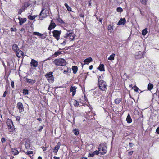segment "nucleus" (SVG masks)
<instances>
[{"label":"nucleus","instance_id":"nucleus-1","mask_svg":"<svg viewBox=\"0 0 159 159\" xmlns=\"http://www.w3.org/2000/svg\"><path fill=\"white\" fill-rule=\"evenodd\" d=\"M53 63L57 66H63L66 65V62L64 59L60 58L54 60L53 61Z\"/></svg>","mask_w":159,"mask_h":159},{"label":"nucleus","instance_id":"nucleus-2","mask_svg":"<svg viewBox=\"0 0 159 159\" xmlns=\"http://www.w3.org/2000/svg\"><path fill=\"white\" fill-rule=\"evenodd\" d=\"M98 83L99 89L102 91H105L107 89V83L103 80L102 81H98Z\"/></svg>","mask_w":159,"mask_h":159},{"label":"nucleus","instance_id":"nucleus-3","mask_svg":"<svg viewBox=\"0 0 159 159\" xmlns=\"http://www.w3.org/2000/svg\"><path fill=\"white\" fill-rule=\"evenodd\" d=\"M52 74V72H50L45 75V77L49 82L52 83L54 81V78Z\"/></svg>","mask_w":159,"mask_h":159},{"label":"nucleus","instance_id":"nucleus-4","mask_svg":"<svg viewBox=\"0 0 159 159\" xmlns=\"http://www.w3.org/2000/svg\"><path fill=\"white\" fill-rule=\"evenodd\" d=\"M7 124L8 126V129L11 130L10 132L12 131L13 129H15L12 121L11 119L8 118L7 120Z\"/></svg>","mask_w":159,"mask_h":159},{"label":"nucleus","instance_id":"nucleus-5","mask_svg":"<svg viewBox=\"0 0 159 159\" xmlns=\"http://www.w3.org/2000/svg\"><path fill=\"white\" fill-rule=\"evenodd\" d=\"M61 33V30H54L52 32L53 36L58 41L60 39V35Z\"/></svg>","mask_w":159,"mask_h":159},{"label":"nucleus","instance_id":"nucleus-6","mask_svg":"<svg viewBox=\"0 0 159 159\" xmlns=\"http://www.w3.org/2000/svg\"><path fill=\"white\" fill-rule=\"evenodd\" d=\"M100 146H102L101 152H99V153L101 155H104L107 152V147L104 143H102L100 144Z\"/></svg>","mask_w":159,"mask_h":159},{"label":"nucleus","instance_id":"nucleus-7","mask_svg":"<svg viewBox=\"0 0 159 159\" xmlns=\"http://www.w3.org/2000/svg\"><path fill=\"white\" fill-rule=\"evenodd\" d=\"M16 107L17 108L19 109V112L21 113L24 111V107L22 103L21 102H18L17 104Z\"/></svg>","mask_w":159,"mask_h":159},{"label":"nucleus","instance_id":"nucleus-8","mask_svg":"<svg viewBox=\"0 0 159 159\" xmlns=\"http://www.w3.org/2000/svg\"><path fill=\"white\" fill-rule=\"evenodd\" d=\"M46 11H48V10L47 9L45 10L43 8L39 15V19L40 18H44L47 17V15L46 13Z\"/></svg>","mask_w":159,"mask_h":159},{"label":"nucleus","instance_id":"nucleus-9","mask_svg":"<svg viewBox=\"0 0 159 159\" xmlns=\"http://www.w3.org/2000/svg\"><path fill=\"white\" fill-rule=\"evenodd\" d=\"M143 52L141 51H139L138 53L136 54L135 56V57L136 59H140L143 57Z\"/></svg>","mask_w":159,"mask_h":159},{"label":"nucleus","instance_id":"nucleus-10","mask_svg":"<svg viewBox=\"0 0 159 159\" xmlns=\"http://www.w3.org/2000/svg\"><path fill=\"white\" fill-rule=\"evenodd\" d=\"M61 143L60 142H58L57 145L53 149V152L55 154V155H57V152L60 148V147L61 145Z\"/></svg>","mask_w":159,"mask_h":159},{"label":"nucleus","instance_id":"nucleus-11","mask_svg":"<svg viewBox=\"0 0 159 159\" xmlns=\"http://www.w3.org/2000/svg\"><path fill=\"white\" fill-rule=\"evenodd\" d=\"M38 64V61L32 59L30 62V65L32 66L33 67L36 68L37 67Z\"/></svg>","mask_w":159,"mask_h":159},{"label":"nucleus","instance_id":"nucleus-12","mask_svg":"<svg viewBox=\"0 0 159 159\" xmlns=\"http://www.w3.org/2000/svg\"><path fill=\"white\" fill-rule=\"evenodd\" d=\"M25 82H27L30 85L33 84L36 81L35 80L30 79L27 78L25 80Z\"/></svg>","mask_w":159,"mask_h":159},{"label":"nucleus","instance_id":"nucleus-13","mask_svg":"<svg viewBox=\"0 0 159 159\" xmlns=\"http://www.w3.org/2000/svg\"><path fill=\"white\" fill-rule=\"evenodd\" d=\"M56 26V24L53 22V20H52L51 21L50 24L48 27V30H51L52 29H54Z\"/></svg>","mask_w":159,"mask_h":159},{"label":"nucleus","instance_id":"nucleus-14","mask_svg":"<svg viewBox=\"0 0 159 159\" xmlns=\"http://www.w3.org/2000/svg\"><path fill=\"white\" fill-rule=\"evenodd\" d=\"M16 53L17 56L19 58L23 56L24 53L21 50L19 49L16 52Z\"/></svg>","mask_w":159,"mask_h":159},{"label":"nucleus","instance_id":"nucleus-15","mask_svg":"<svg viewBox=\"0 0 159 159\" xmlns=\"http://www.w3.org/2000/svg\"><path fill=\"white\" fill-rule=\"evenodd\" d=\"M126 22V20L124 18H121L120 19L119 21H118L117 25H124Z\"/></svg>","mask_w":159,"mask_h":159},{"label":"nucleus","instance_id":"nucleus-16","mask_svg":"<svg viewBox=\"0 0 159 159\" xmlns=\"http://www.w3.org/2000/svg\"><path fill=\"white\" fill-rule=\"evenodd\" d=\"M18 19L19 20V24L20 25H22L26 21V18H22L20 17H18Z\"/></svg>","mask_w":159,"mask_h":159},{"label":"nucleus","instance_id":"nucleus-17","mask_svg":"<svg viewBox=\"0 0 159 159\" xmlns=\"http://www.w3.org/2000/svg\"><path fill=\"white\" fill-rule=\"evenodd\" d=\"M31 4L29 2H26L24 3V5L22 6V7L21 8H24V11Z\"/></svg>","mask_w":159,"mask_h":159},{"label":"nucleus","instance_id":"nucleus-18","mask_svg":"<svg viewBox=\"0 0 159 159\" xmlns=\"http://www.w3.org/2000/svg\"><path fill=\"white\" fill-rule=\"evenodd\" d=\"M92 60H93L91 57H90L88 58H86L84 61V64H88L90 62H91L92 61Z\"/></svg>","mask_w":159,"mask_h":159},{"label":"nucleus","instance_id":"nucleus-19","mask_svg":"<svg viewBox=\"0 0 159 159\" xmlns=\"http://www.w3.org/2000/svg\"><path fill=\"white\" fill-rule=\"evenodd\" d=\"M97 69H98L101 71H104L105 69L104 65L100 64L99 66L97 68Z\"/></svg>","mask_w":159,"mask_h":159},{"label":"nucleus","instance_id":"nucleus-20","mask_svg":"<svg viewBox=\"0 0 159 159\" xmlns=\"http://www.w3.org/2000/svg\"><path fill=\"white\" fill-rule=\"evenodd\" d=\"M33 35H36L37 36H39V37H42L43 35V34H42L40 33L39 32H34L33 33ZM45 38V37H41L42 39H44Z\"/></svg>","mask_w":159,"mask_h":159},{"label":"nucleus","instance_id":"nucleus-21","mask_svg":"<svg viewBox=\"0 0 159 159\" xmlns=\"http://www.w3.org/2000/svg\"><path fill=\"white\" fill-rule=\"evenodd\" d=\"M114 26L113 23L109 25L108 26V30L109 32H111L113 30V27Z\"/></svg>","mask_w":159,"mask_h":159},{"label":"nucleus","instance_id":"nucleus-22","mask_svg":"<svg viewBox=\"0 0 159 159\" xmlns=\"http://www.w3.org/2000/svg\"><path fill=\"white\" fill-rule=\"evenodd\" d=\"M126 120L127 121V122L128 123H131L132 121V119L131 118L129 114H128L127 115Z\"/></svg>","mask_w":159,"mask_h":159},{"label":"nucleus","instance_id":"nucleus-23","mask_svg":"<svg viewBox=\"0 0 159 159\" xmlns=\"http://www.w3.org/2000/svg\"><path fill=\"white\" fill-rule=\"evenodd\" d=\"M12 49L15 52L19 49L18 45L15 44H13L12 46Z\"/></svg>","mask_w":159,"mask_h":159},{"label":"nucleus","instance_id":"nucleus-24","mask_svg":"<svg viewBox=\"0 0 159 159\" xmlns=\"http://www.w3.org/2000/svg\"><path fill=\"white\" fill-rule=\"evenodd\" d=\"M72 70L73 71V73L74 74H75L78 70V67L77 66H72Z\"/></svg>","mask_w":159,"mask_h":159},{"label":"nucleus","instance_id":"nucleus-25","mask_svg":"<svg viewBox=\"0 0 159 159\" xmlns=\"http://www.w3.org/2000/svg\"><path fill=\"white\" fill-rule=\"evenodd\" d=\"M61 54V51H57L52 56L53 57H55Z\"/></svg>","mask_w":159,"mask_h":159},{"label":"nucleus","instance_id":"nucleus-26","mask_svg":"<svg viewBox=\"0 0 159 159\" xmlns=\"http://www.w3.org/2000/svg\"><path fill=\"white\" fill-rule=\"evenodd\" d=\"M37 15H34V16H31V15H29L28 16V18L30 20H33L35 19V18L37 17Z\"/></svg>","mask_w":159,"mask_h":159},{"label":"nucleus","instance_id":"nucleus-27","mask_svg":"<svg viewBox=\"0 0 159 159\" xmlns=\"http://www.w3.org/2000/svg\"><path fill=\"white\" fill-rule=\"evenodd\" d=\"M67 31L69 32V33H67L65 34V35L64 36V37L65 38H67L70 36V34H72L71 32L72 31L71 30H67Z\"/></svg>","mask_w":159,"mask_h":159},{"label":"nucleus","instance_id":"nucleus-28","mask_svg":"<svg viewBox=\"0 0 159 159\" xmlns=\"http://www.w3.org/2000/svg\"><path fill=\"white\" fill-rule=\"evenodd\" d=\"M153 87V85L152 84H151L150 83H149L148 85V89L149 90H151Z\"/></svg>","mask_w":159,"mask_h":159},{"label":"nucleus","instance_id":"nucleus-29","mask_svg":"<svg viewBox=\"0 0 159 159\" xmlns=\"http://www.w3.org/2000/svg\"><path fill=\"white\" fill-rule=\"evenodd\" d=\"M115 54L114 53H113L111 55L110 57L108 58V59L109 60H113L114 59V57Z\"/></svg>","mask_w":159,"mask_h":159},{"label":"nucleus","instance_id":"nucleus-30","mask_svg":"<svg viewBox=\"0 0 159 159\" xmlns=\"http://www.w3.org/2000/svg\"><path fill=\"white\" fill-rule=\"evenodd\" d=\"M121 101V99L120 98H116L115 100V103L116 104H118Z\"/></svg>","mask_w":159,"mask_h":159},{"label":"nucleus","instance_id":"nucleus-31","mask_svg":"<svg viewBox=\"0 0 159 159\" xmlns=\"http://www.w3.org/2000/svg\"><path fill=\"white\" fill-rule=\"evenodd\" d=\"M77 89V87L75 86H72L70 89V92L73 91H76V90Z\"/></svg>","mask_w":159,"mask_h":159},{"label":"nucleus","instance_id":"nucleus-32","mask_svg":"<svg viewBox=\"0 0 159 159\" xmlns=\"http://www.w3.org/2000/svg\"><path fill=\"white\" fill-rule=\"evenodd\" d=\"M71 34H70V38L71 39V40H73L74 39L75 35V34L72 32V31L71 32Z\"/></svg>","mask_w":159,"mask_h":159},{"label":"nucleus","instance_id":"nucleus-33","mask_svg":"<svg viewBox=\"0 0 159 159\" xmlns=\"http://www.w3.org/2000/svg\"><path fill=\"white\" fill-rule=\"evenodd\" d=\"M147 32V28H145V29L142 30V34L143 35H145L146 34Z\"/></svg>","mask_w":159,"mask_h":159},{"label":"nucleus","instance_id":"nucleus-34","mask_svg":"<svg viewBox=\"0 0 159 159\" xmlns=\"http://www.w3.org/2000/svg\"><path fill=\"white\" fill-rule=\"evenodd\" d=\"M73 105L75 107H78L79 106V104L78 102L76 100H74Z\"/></svg>","mask_w":159,"mask_h":159},{"label":"nucleus","instance_id":"nucleus-35","mask_svg":"<svg viewBox=\"0 0 159 159\" xmlns=\"http://www.w3.org/2000/svg\"><path fill=\"white\" fill-rule=\"evenodd\" d=\"M65 6L66 7L67 10L69 11H71L72 10L71 8L70 7L67 3H65L64 4Z\"/></svg>","mask_w":159,"mask_h":159},{"label":"nucleus","instance_id":"nucleus-36","mask_svg":"<svg viewBox=\"0 0 159 159\" xmlns=\"http://www.w3.org/2000/svg\"><path fill=\"white\" fill-rule=\"evenodd\" d=\"M74 134L76 135H78L79 133L78 129H74Z\"/></svg>","mask_w":159,"mask_h":159},{"label":"nucleus","instance_id":"nucleus-37","mask_svg":"<svg viewBox=\"0 0 159 159\" xmlns=\"http://www.w3.org/2000/svg\"><path fill=\"white\" fill-rule=\"evenodd\" d=\"M57 21H58V22H59L60 23H61V24H64V22L63 20L61 18H60V17H59L58 19H57Z\"/></svg>","mask_w":159,"mask_h":159},{"label":"nucleus","instance_id":"nucleus-38","mask_svg":"<svg viewBox=\"0 0 159 159\" xmlns=\"http://www.w3.org/2000/svg\"><path fill=\"white\" fill-rule=\"evenodd\" d=\"M23 93L24 95H28L29 93L28 90V89H23Z\"/></svg>","mask_w":159,"mask_h":159},{"label":"nucleus","instance_id":"nucleus-39","mask_svg":"<svg viewBox=\"0 0 159 159\" xmlns=\"http://www.w3.org/2000/svg\"><path fill=\"white\" fill-rule=\"evenodd\" d=\"M116 11L117 12L121 13L123 11V9L120 7H118L117 8Z\"/></svg>","mask_w":159,"mask_h":159},{"label":"nucleus","instance_id":"nucleus-40","mask_svg":"<svg viewBox=\"0 0 159 159\" xmlns=\"http://www.w3.org/2000/svg\"><path fill=\"white\" fill-rule=\"evenodd\" d=\"M132 89H134L135 92H138L139 89L136 86H134L132 87Z\"/></svg>","mask_w":159,"mask_h":159},{"label":"nucleus","instance_id":"nucleus-41","mask_svg":"<svg viewBox=\"0 0 159 159\" xmlns=\"http://www.w3.org/2000/svg\"><path fill=\"white\" fill-rule=\"evenodd\" d=\"M67 75H70V73L71 72V69L70 68H67Z\"/></svg>","mask_w":159,"mask_h":159},{"label":"nucleus","instance_id":"nucleus-42","mask_svg":"<svg viewBox=\"0 0 159 159\" xmlns=\"http://www.w3.org/2000/svg\"><path fill=\"white\" fill-rule=\"evenodd\" d=\"M12 152L14 153V155H17L19 153L18 151H17V150L16 149H14V150L12 151Z\"/></svg>","mask_w":159,"mask_h":159},{"label":"nucleus","instance_id":"nucleus-43","mask_svg":"<svg viewBox=\"0 0 159 159\" xmlns=\"http://www.w3.org/2000/svg\"><path fill=\"white\" fill-rule=\"evenodd\" d=\"M148 0H140V1L142 4L145 5L147 2Z\"/></svg>","mask_w":159,"mask_h":159},{"label":"nucleus","instance_id":"nucleus-44","mask_svg":"<svg viewBox=\"0 0 159 159\" xmlns=\"http://www.w3.org/2000/svg\"><path fill=\"white\" fill-rule=\"evenodd\" d=\"M24 11V8H21L18 11V14H20L21 13Z\"/></svg>","mask_w":159,"mask_h":159},{"label":"nucleus","instance_id":"nucleus-45","mask_svg":"<svg viewBox=\"0 0 159 159\" xmlns=\"http://www.w3.org/2000/svg\"><path fill=\"white\" fill-rule=\"evenodd\" d=\"M1 141L2 143H4L6 141V139L5 138L3 137L2 138Z\"/></svg>","mask_w":159,"mask_h":159},{"label":"nucleus","instance_id":"nucleus-46","mask_svg":"<svg viewBox=\"0 0 159 159\" xmlns=\"http://www.w3.org/2000/svg\"><path fill=\"white\" fill-rule=\"evenodd\" d=\"M99 151L96 150L93 153L94 154V155L95 154L96 155H98L99 153Z\"/></svg>","mask_w":159,"mask_h":159},{"label":"nucleus","instance_id":"nucleus-47","mask_svg":"<svg viewBox=\"0 0 159 159\" xmlns=\"http://www.w3.org/2000/svg\"><path fill=\"white\" fill-rule=\"evenodd\" d=\"M33 151H27V154L28 155H30V154H33Z\"/></svg>","mask_w":159,"mask_h":159},{"label":"nucleus","instance_id":"nucleus-48","mask_svg":"<svg viewBox=\"0 0 159 159\" xmlns=\"http://www.w3.org/2000/svg\"><path fill=\"white\" fill-rule=\"evenodd\" d=\"M17 30L16 28H11V31H17Z\"/></svg>","mask_w":159,"mask_h":159},{"label":"nucleus","instance_id":"nucleus-49","mask_svg":"<svg viewBox=\"0 0 159 159\" xmlns=\"http://www.w3.org/2000/svg\"><path fill=\"white\" fill-rule=\"evenodd\" d=\"M94 155L93 153H89L88 154V157H93Z\"/></svg>","mask_w":159,"mask_h":159},{"label":"nucleus","instance_id":"nucleus-50","mask_svg":"<svg viewBox=\"0 0 159 159\" xmlns=\"http://www.w3.org/2000/svg\"><path fill=\"white\" fill-rule=\"evenodd\" d=\"M133 151H129L128 152V155L129 156L132 155L133 153Z\"/></svg>","mask_w":159,"mask_h":159},{"label":"nucleus","instance_id":"nucleus-51","mask_svg":"<svg viewBox=\"0 0 159 159\" xmlns=\"http://www.w3.org/2000/svg\"><path fill=\"white\" fill-rule=\"evenodd\" d=\"M129 145L130 147L131 148L134 145V144L133 143L130 142L129 143Z\"/></svg>","mask_w":159,"mask_h":159},{"label":"nucleus","instance_id":"nucleus-52","mask_svg":"<svg viewBox=\"0 0 159 159\" xmlns=\"http://www.w3.org/2000/svg\"><path fill=\"white\" fill-rule=\"evenodd\" d=\"M20 119V117L19 116H16V120H17V121H19Z\"/></svg>","mask_w":159,"mask_h":159},{"label":"nucleus","instance_id":"nucleus-53","mask_svg":"<svg viewBox=\"0 0 159 159\" xmlns=\"http://www.w3.org/2000/svg\"><path fill=\"white\" fill-rule=\"evenodd\" d=\"M102 150V146H100V145L99 146V147L98 148V151H99V152H101Z\"/></svg>","mask_w":159,"mask_h":159},{"label":"nucleus","instance_id":"nucleus-54","mask_svg":"<svg viewBox=\"0 0 159 159\" xmlns=\"http://www.w3.org/2000/svg\"><path fill=\"white\" fill-rule=\"evenodd\" d=\"M14 81H12L11 83V86L12 88H14Z\"/></svg>","mask_w":159,"mask_h":159},{"label":"nucleus","instance_id":"nucleus-55","mask_svg":"<svg viewBox=\"0 0 159 159\" xmlns=\"http://www.w3.org/2000/svg\"><path fill=\"white\" fill-rule=\"evenodd\" d=\"M101 79V76H98V81H102L103 80H100Z\"/></svg>","mask_w":159,"mask_h":159},{"label":"nucleus","instance_id":"nucleus-56","mask_svg":"<svg viewBox=\"0 0 159 159\" xmlns=\"http://www.w3.org/2000/svg\"><path fill=\"white\" fill-rule=\"evenodd\" d=\"M29 147H30V145H29V144H28L26 145L25 147H26V149H29Z\"/></svg>","mask_w":159,"mask_h":159},{"label":"nucleus","instance_id":"nucleus-57","mask_svg":"<svg viewBox=\"0 0 159 159\" xmlns=\"http://www.w3.org/2000/svg\"><path fill=\"white\" fill-rule=\"evenodd\" d=\"M7 94V92L6 91H5L4 93H3V96L2 97H5V96H6V95Z\"/></svg>","mask_w":159,"mask_h":159},{"label":"nucleus","instance_id":"nucleus-58","mask_svg":"<svg viewBox=\"0 0 159 159\" xmlns=\"http://www.w3.org/2000/svg\"><path fill=\"white\" fill-rule=\"evenodd\" d=\"M156 132L157 133L159 134V127H158L156 130Z\"/></svg>","mask_w":159,"mask_h":159},{"label":"nucleus","instance_id":"nucleus-59","mask_svg":"<svg viewBox=\"0 0 159 159\" xmlns=\"http://www.w3.org/2000/svg\"><path fill=\"white\" fill-rule=\"evenodd\" d=\"M39 127L40 128L38 130L39 131H41L42 130L43 127L42 126H40Z\"/></svg>","mask_w":159,"mask_h":159},{"label":"nucleus","instance_id":"nucleus-60","mask_svg":"<svg viewBox=\"0 0 159 159\" xmlns=\"http://www.w3.org/2000/svg\"><path fill=\"white\" fill-rule=\"evenodd\" d=\"M42 148L43 149V151H46V149H47L46 148V147H44L43 146H42Z\"/></svg>","mask_w":159,"mask_h":159},{"label":"nucleus","instance_id":"nucleus-61","mask_svg":"<svg viewBox=\"0 0 159 159\" xmlns=\"http://www.w3.org/2000/svg\"><path fill=\"white\" fill-rule=\"evenodd\" d=\"M66 40L65 39L64 41L62 43H61V45H65L66 44Z\"/></svg>","mask_w":159,"mask_h":159},{"label":"nucleus","instance_id":"nucleus-62","mask_svg":"<svg viewBox=\"0 0 159 159\" xmlns=\"http://www.w3.org/2000/svg\"><path fill=\"white\" fill-rule=\"evenodd\" d=\"M80 17H81L82 18H84V14H83L82 13H81L80 14Z\"/></svg>","mask_w":159,"mask_h":159},{"label":"nucleus","instance_id":"nucleus-63","mask_svg":"<svg viewBox=\"0 0 159 159\" xmlns=\"http://www.w3.org/2000/svg\"><path fill=\"white\" fill-rule=\"evenodd\" d=\"M72 92V95L73 97L76 93V91H73Z\"/></svg>","mask_w":159,"mask_h":159},{"label":"nucleus","instance_id":"nucleus-64","mask_svg":"<svg viewBox=\"0 0 159 159\" xmlns=\"http://www.w3.org/2000/svg\"><path fill=\"white\" fill-rule=\"evenodd\" d=\"M53 158H54V159H59V158H59V157H56V156H54V157H53Z\"/></svg>","mask_w":159,"mask_h":159}]
</instances>
